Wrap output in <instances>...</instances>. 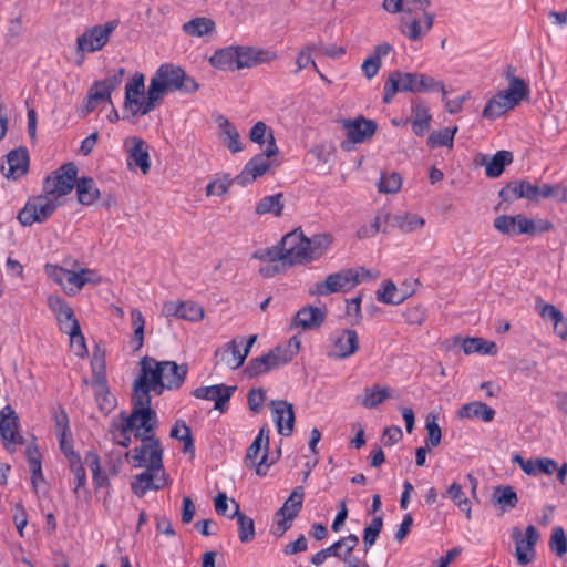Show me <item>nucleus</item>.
<instances>
[{"instance_id": "obj_1", "label": "nucleus", "mask_w": 567, "mask_h": 567, "mask_svg": "<svg viewBox=\"0 0 567 567\" xmlns=\"http://www.w3.org/2000/svg\"><path fill=\"white\" fill-rule=\"evenodd\" d=\"M141 372L133 384L134 399L142 398L143 391L146 396H151L152 390L161 394L163 389H179L187 377L188 365L177 364L175 361L157 362L154 358L146 355L141 360Z\"/></svg>"}, {"instance_id": "obj_2", "label": "nucleus", "mask_w": 567, "mask_h": 567, "mask_svg": "<svg viewBox=\"0 0 567 567\" xmlns=\"http://www.w3.org/2000/svg\"><path fill=\"white\" fill-rule=\"evenodd\" d=\"M383 102L390 103L393 96L399 92H441L443 100L447 95V91L443 81L436 80L435 78L417 72H401L393 71L390 73L388 80L384 83Z\"/></svg>"}, {"instance_id": "obj_3", "label": "nucleus", "mask_w": 567, "mask_h": 567, "mask_svg": "<svg viewBox=\"0 0 567 567\" xmlns=\"http://www.w3.org/2000/svg\"><path fill=\"white\" fill-rule=\"evenodd\" d=\"M152 398L146 396L143 391L142 398L134 399L132 395V411L127 417H124L120 427L122 440L117 442L120 446L128 447L131 444L130 432L133 430H145L154 432L157 427L158 420L155 410L152 409Z\"/></svg>"}, {"instance_id": "obj_4", "label": "nucleus", "mask_w": 567, "mask_h": 567, "mask_svg": "<svg viewBox=\"0 0 567 567\" xmlns=\"http://www.w3.org/2000/svg\"><path fill=\"white\" fill-rule=\"evenodd\" d=\"M369 276L364 268H348L330 274L323 281L316 282L309 290L311 295L328 296L334 292H348L361 282L362 276Z\"/></svg>"}, {"instance_id": "obj_5", "label": "nucleus", "mask_w": 567, "mask_h": 567, "mask_svg": "<svg viewBox=\"0 0 567 567\" xmlns=\"http://www.w3.org/2000/svg\"><path fill=\"white\" fill-rule=\"evenodd\" d=\"M150 82H155L162 94L173 91L193 93L198 90L197 82L188 76L181 66L168 63L162 64Z\"/></svg>"}, {"instance_id": "obj_6", "label": "nucleus", "mask_w": 567, "mask_h": 567, "mask_svg": "<svg viewBox=\"0 0 567 567\" xmlns=\"http://www.w3.org/2000/svg\"><path fill=\"white\" fill-rule=\"evenodd\" d=\"M120 21L113 19L104 24H96L90 29H86L76 39V55L80 59L76 61L78 65H81L86 53H92L102 50L110 40L111 34L118 27Z\"/></svg>"}, {"instance_id": "obj_7", "label": "nucleus", "mask_w": 567, "mask_h": 567, "mask_svg": "<svg viewBox=\"0 0 567 567\" xmlns=\"http://www.w3.org/2000/svg\"><path fill=\"white\" fill-rule=\"evenodd\" d=\"M279 153V148L276 143L275 135L269 134V141L266 148L250 158L240 174H238L234 182L240 186H247L248 184L262 176L270 168L272 162L270 158Z\"/></svg>"}, {"instance_id": "obj_8", "label": "nucleus", "mask_w": 567, "mask_h": 567, "mask_svg": "<svg viewBox=\"0 0 567 567\" xmlns=\"http://www.w3.org/2000/svg\"><path fill=\"white\" fill-rule=\"evenodd\" d=\"M292 359L293 351H291L290 347L277 346L268 353L251 359L244 368V374L249 379L256 378L287 364Z\"/></svg>"}, {"instance_id": "obj_9", "label": "nucleus", "mask_w": 567, "mask_h": 567, "mask_svg": "<svg viewBox=\"0 0 567 567\" xmlns=\"http://www.w3.org/2000/svg\"><path fill=\"white\" fill-rule=\"evenodd\" d=\"M158 460L148 457L147 468L132 481L131 488L137 497H143L150 489L158 491L165 486L166 477L163 468V457Z\"/></svg>"}, {"instance_id": "obj_10", "label": "nucleus", "mask_w": 567, "mask_h": 567, "mask_svg": "<svg viewBox=\"0 0 567 567\" xmlns=\"http://www.w3.org/2000/svg\"><path fill=\"white\" fill-rule=\"evenodd\" d=\"M124 72V69H120L116 73L106 76L104 80L94 82L81 109L83 116L94 111L101 101L112 103L111 94L122 82Z\"/></svg>"}, {"instance_id": "obj_11", "label": "nucleus", "mask_w": 567, "mask_h": 567, "mask_svg": "<svg viewBox=\"0 0 567 567\" xmlns=\"http://www.w3.org/2000/svg\"><path fill=\"white\" fill-rule=\"evenodd\" d=\"M20 420L14 409L8 404L0 411V437L3 447L14 453L19 445L25 444V439L20 433Z\"/></svg>"}, {"instance_id": "obj_12", "label": "nucleus", "mask_w": 567, "mask_h": 567, "mask_svg": "<svg viewBox=\"0 0 567 567\" xmlns=\"http://www.w3.org/2000/svg\"><path fill=\"white\" fill-rule=\"evenodd\" d=\"M76 175L78 167L73 162L63 164L45 178L43 184L45 194L55 197L70 194L78 181Z\"/></svg>"}, {"instance_id": "obj_13", "label": "nucleus", "mask_w": 567, "mask_h": 567, "mask_svg": "<svg viewBox=\"0 0 567 567\" xmlns=\"http://www.w3.org/2000/svg\"><path fill=\"white\" fill-rule=\"evenodd\" d=\"M285 265L293 266L308 262V237L301 228H296L286 234L279 241Z\"/></svg>"}, {"instance_id": "obj_14", "label": "nucleus", "mask_w": 567, "mask_h": 567, "mask_svg": "<svg viewBox=\"0 0 567 567\" xmlns=\"http://www.w3.org/2000/svg\"><path fill=\"white\" fill-rule=\"evenodd\" d=\"M58 204L50 195L31 198L18 214V220L23 226L45 221L56 209Z\"/></svg>"}, {"instance_id": "obj_15", "label": "nucleus", "mask_w": 567, "mask_h": 567, "mask_svg": "<svg viewBox=\"0 0 567 567\" xmlns=\"http://www.w3.org/2000/svg\"><path fill=\"white\" fill-rule=\"evenodd\" d=\"M134 437L140 440L142 444L127 452L126 457L132 455L136 467L146 466L147 454H150L148 457L155 458L156 461H159L158 458L163 457V447L161 441L155 436L154 432L135 430Z\"/></svg>"}, {"instance_id": "obj_16", "label": "nucleus", "mask_w": 567, "mask_h": 567, "mask_svg": "<svg viewBox=\"0 0 567 567\" xmlns=\"http://www.w3.org/2000/svg\"><path fill=\"white\" fill-rule=\"evenodd\" d=\"M342 128L346 132L349 142H342L341 148L349 151V143H363L370 140L377 132L378 125L375 121L368 120L362 115L355 118H348L342 121Z\"/></svg>"}, {"instance_id": "obj_17", "label": "nucleus", "mask_w": 567, "mask_h": 567, "mask_svg": "<svg viewBox=\"0 0 567 567\" xmlns=\"http://www.w3.org/2000/svg\"><path fill=\"white\" fill-rule=\"evenodd\" d=\"M512 538L515 543V556L517 563L525 566L535 558V545L538 542L539 534L534 525H528L523 536L518 527L512 530Z\"/></svg>"}, {"instance_id": "obj_18", "label": "nucleus", "mask_w": 567, "mask_h": 567, "mask_svg": "<svg viewBox=\"0 0 567 567\" xmlns=\"http://www.w3.org/2000/svg\"><path fill=\"white\" fill-rule=\"evenodd\" d=\"M331 350L328 352L329 358L347 359L359 350V337L353 329H342L336 331L330 337Z\"/></svg>"}, {"instance_id": "obj_19", "label": "nucleus", "mask_w": 567, "mask_h": 567, "mask_svg": "<svg viewBox=\"0 0 567 567\" xmlns=\"http://www.w3.org/2000/svg\"><path fill=\"white\" fill-rule=\"evenodd\" d=\"M281 450L278 449L277 457L270 458L269 451L264 449L261 443L252 441L246 451L244 464L248 468H255L258 476H266L269 467L280 457Z\"/></svg>"}, {"instance_id": "obj_20", "label": "nucleus", "mask_w": 567, "mask_h": 567, "mask_svg": "<svg viewBox=\"0 0 567 567\" xmlns=\"http://www.w3.org/2000/svg\"><path fill=\"white\" fill-rule=\"evenodd\" d=\"M271 410L278 433L282 436H290L293 433L296 420L292 403L286 400L272 401Z\"/></svg>"}, {"instance_id": "obj_21", "label": "nucleus", "mask_w": 567, "mask_h": 567, "mask_svg": "<svg viewBox=\"0 0 567 567\" xmlns=\"http://www.w3.org/2000/svg\"><path fill=\"white\" fill-rule=\"evenodd\" d=\"M236 70L271 62L277 56L275 52L244 45H236Z\"/></svg>"}, {"instance_id": "obj_22", "label": "nucleus", "mask_w": 567, "mask_h": 567, "mask_svg": "<svg viewBox=\"0 0 567 567\" xmlns=\"http://www.w3.org/2000/svg\"><path fill=\"white\" fill-rule=\"evenodd\" d=\"M166 317H176L188 321H199L204 318V309L193 301H168L163 306Z\"/></svg>"}, {"instance_id": "obj_23", "label": "nucleus", "mask_w": 567, "mask_h": 567, "mask_svg": "<svg viewBox=\"0 0 567 567\" xmlns=\"http://www.w3.org/2000/svg\"><path fill=\"white\" fill-rule=\"evenodd\" d=\"M537 193V185L532 184L527 179L512 181L504 186L498 195L504 202H514L516 199L525 198L535 202Z\"/></svg>"}, {"instance_id": "obj_24", "label": "nucleus", "mask_w": 567, "mask_h": 567, "mask_svg": "<svg viewBox=\"0 0 567 567\" xmlns=\"http://www.w3.org/2000/svg\"><path fill=\"white\" fill-rule=\"evenodd\" d=\"M236 386H227L225 384L200 386L195 389L192 394L196 399L210 400L215 402V409L220 412L224 411V406L230 400Z\"/></svg>"}, {"instance_id": "obj_25", "label": "nucleus", "mask_w": 567, "mask_h": 567, "mask_svg": "<svg viewBox=\"0 0 567 567\" xmlns=\"http://www.w3.org/2000/svg\"><path fill=\"white\" fill-rule=\"evenodd\" d=\"M29 153L27 148L20 147L12 150L7 154V166H1V172L6 178L17 179L28 172Z\"/></svg>"}, {"instance_id": "obj_26", "label": "nucleus", "mask_w": 567, "mask_h": 567, "mask_svg": "<svg viewBox=\"0 0 567 567\" xmlns=\"http://www.w3.org/2000/svg\"><path fill=\"white\" fill-rule=\"evenodd\" d=\"M125 146L128 147V166L135 165L143 174H147L151 163L146 142L141 137H132L125 142Z\"/></svg>"}, {"instance_id": "obj_27", "label": "nucleus", "mask_w": 567, "mask_h": 567, "mask_svg": "<svg viewBox=\"0 0 567 567\" xmlns=\"http://www.w3.org/2000/svg\"><path fill=\"white\" fill-rule=\"evenodd\" d=\"M101 277L92 269L81 268L80 270H69L65 278L64 291L69 296L78 293L86 284H99Z\"/></svg>"}, {"instance_id": "obj_28", "label": "nucleus", "mask_w": 567, "mask_h": 567, "mask_svg": "<svg viewBox=\"0 0 567 567\" xmlns=\"http://www.w3.org/2000/svg\"><path fill=\"white\" fill-rule=\"evenodd\" d=\"M49 309L55 315L60 330L65 332L70 324H73L75 318L73 309L59 296H49L47 299Z\"/></svg>"}, {"instance_id": "obj_29", "label": "nucleus", "mask_w": 567, "mask_h": 567, "mask_svg": "<svg viewBox=\"0 0 567 567\" xmlns=\"http://www.w3.org/2000/svg\"><path fill=\"white\" fill-rule=\"evenodd\" d=\"M324 320V310L313 306H306L296 313L292 324L301 327L303 330H313L319 328Z\"/></svg>"}, {"instance_id": "obj_30", "label": "nucleus", "mask_w": 567, "mask_h": 567, "mask_svg": "<svg viewBox=\"0 0 567 567\" xmlns=\"http://www.w3.org/2000/svg\"><path fill=\"white\" fill-rule=\"evenodd\" d=\"M163 94L159 91V86L155 84V82H150L148 89H147V95L146 100H137V104H132L131 107L124 109L125 111L130 112V115L126 116L135 117L137 115H146L151 111H153L156 105L162 100Z\"/></svg>"}, {"instance_id": "obj_31", "label": "nucleus", "mask_w": 567, "mask_h": 567, "mask_svg": "<svg viewBox=\"0 0 567 567\" xmlns=\"http://www.w3.org/2000/svg\"><path fill=\"white\" fill-rule=\"evenodd\" d=\"M528 86L520 78H513L507 90L498 92V99L511 110L528 95Z\"/></svg>"}, {"instance_id": "obj_32", "label": "nucleus", "mask_w": 567, "mask_h": 567, "mask_svg": "<svg viewBox=\"0 0 567 567\" xmlns=\"http://www.w3.org/2000/svg\"><path fill=\"white\" fill-rule=\"evenodd\" d=\"M182 31L193 38H202L216 32V23L208 17H196L182 25Z\"/></svg>"}, {"instance_id": "obj_33", "label": "nucleus", "mask_w": 567, "mask_h": 567, "mask_svg": "<svg viewBox=\"0 0 567 567\" xmlns=\"http://www.w3.org/2000/svg\"><path fill=\"white\" fill-rule=\"evenodd\" d=\"M217 123L221 131L220 140L223 144L231 152L238 153L243 151V144L240 142V135L236 126L229 122L226 117L219 116Z\"/></svg>"}, {"instance_id": "obj_34", "label": "nucleus", "mask_w": 567, "mask_h": 567, "mask_svg": "<svg viewBox=\"0 0 567 567\" xmlns=\"http://www.w3.org/2000/svg\"><path fill=\"white\" fill-rule=\"evenodd\" d=\"M216 355H220V361L233 370L243 365L248 355V350L240 352L236 340H231L225 347L216 351Z\"/></svg>"}, {"instance_id": "obj_35", "label": "nucleus", "mask_w": 567, "mask_h": 567, "mask_svg": "<svg viewBox=\"0 0 567 567\" xmlns=\"http://www.w3.org/2000/svg\"><path fill=\"white\" fill-rule=\"evenodd\" d=\"M231 504L235 505V511L229 518H236L238 524V536L241 543H249L255 538V523L251 517L245 515L239 509V504L231 499Z\"/></svg>"}, {"instance_id": "obj_36", "label": "nucleus", "mask_w": 567, "mask_h": 567, "mask_svg": "<svg viewBox=\"0 0 567 567\" xmlns=\"http://www.w3.org/2000/svg\"><path fill=\"white\" fill-rule=\"evenodd\" d=\"M458 416L462 419H481L484 422H491L494 420L495 411L484 402L474 401L464 404L458 411Z\"/></svg>"}, {"instance_id": "obj_37", "label": "nucleus", "mask_w": 567, "mask_h": 567, "mask_svg": "<svg viewBox=\"0 0 567 567\" xmlns=\"http://www.w3.org/2000/svg\"><path fill=\"white\" fill-rule=\"evenodd\" d=\"M412 131L416 136H423L429 130L432 116L425 103L419 102L412 106Z\"/></svg>"}, {"instance_id": "obj_38", "label": "nucleus", "mask_w": 567, "mask_h": 567, "mask_svg": "<svg viewBox=\"0 0 567 567\" xmlns=\"http://www.w3.org/2000/svg\"><path fill=\"white\" fill-rule=\"evenodd\" d=\"M78 200L84 206L92 205L100 197L95 182L92 177H81L75 183Z\"/></svg>"}, {"instance_id": "obj_39", "label": "nucleus", "mask_w": 567, "mask_h": 567, "mask_svg": "<svg viewBox=\"0 0 567 567\" xmlns=\"http://www.w3.org/2000/svg\"><path fill=\"white\" fill-rule=\"evenodd\" d=\"M236 56V45L226 47L216 50L215 53L209 58V63L212 66L219 70L235 71Z\"/></svg>"}, {"instance_id": "obj_40", "label": "nucleus", "mask_w": 567, "mask_h": 567, "mask_svg": "<svg viewBox=\"0 0 567 567\" xmlns=\"http://www.w3.org/2000/svg\"><path fill=\"white\" fill-rule=\"evenodd\" d=\"M91 369L92 383L99 386H104L106 384L105 351L97 344L92 353Z\"/></svg>"}, {"instance_id": "obj_41", "label": "nucleus", "mask_w": 567, "mask_h": 567, "mask_svg": "<svg viewBox=\"0 0 567 567\" xmlns=\"http://www.w3.org/2000/svg\"><path fill=\"white\" fill-rule=\"evenodd\" d=\"M72 461L69 462L71 473L74 475V488L73 492L76 496L83 494H90L86 487V471L83 466L80 454H71Z\"/></svg>"}, {"instance_id": "obj_42", "label": "nucleus", "mask_w": 567, "mask_h": 567, "mask_svg": "<svg viewBox=\"0 0 567 567\" xmlns=\"http://www.w3.org/2000/svg\"><path fill=\"white\" fill-rule=\"evenodd\" d=\"M462 350L465 354L482 353L495 355L497 353V346L493 341H487L483 338H465L462 340Z\"/></svg>"}, {"instance_id": "obj_43", "label": "nucleus", "mask_w": 567, "mask_h": 567, "mask_svg": "<svg viewBox=\"0 0 567 567\" xmlns=\"http://www.w3.org/2000/svg\"><path fill=\"white\" fill-rule=\"evenodd\" d=\"M303 497L305 488L302 486L295 487L290 496L285 501L284 505L275 513V516L280 517V515H291L296 518L302 508Z\"/></svg>"}, {"instance_id": "obj_44", "label": "nucleus", "mask_w": 567, "mask_h": 567, "mask_svg": "<svg viewBox=\"0 0 567 567\" xmlns=\"http://www.w3.org/2000/svg\"><path fill=\"white\" fill-rule=\"evenodd\" d=\"M425 220L416 214L392 215L391 226L399 228L402 233H412L423 228Z\"/></svg>"}, {"instance_id": "obj_45", "label": "nucleus", "mask_w": 567, "mask_h": 567, "mask_svg": "<svg viewBox=\"0 0 567 567\" xmlns=\"http://www.w3.org/2000/svg\"><path fill=\"white\" fill-rule=\"evenodd\" d=\"M145 92V78L142 73H135L125 85L124 109L137 104V100Z\"/></svg>"}, {"instance_id": "obj_46", "label": "nucleus", "mask_w": 567, "mask_h": 567, "mask_svg": "<svg viewBox=\"0 0 567 567\" xmlns=\"http://www.w3.org/2000/svg\"><path fill=\"white\" fill-rule=\"evenodd\" d=\"M308 262L320 258L331 246L332 236L327 233L316 234L308 238Z\"/></svg>"}, {"instance_id": "obj_47", "label": "nucleus", "mask_w": 567, "mask_h": 567, "mask_svg": "<svg viewBox=\"0 0 567 567\" xmlns=\"http://www.w3.org/2000/svg\"><path fill=\"white\" fill-rule=\"evenodd\" d=\"M513 159V154L509 151L502 150L496 152V154L486 164V176L489 178H496L501 176L505 169V166L509 165Z\"/></svg>"}, {"instance_id": "obj_48", "label": "nucleus", "mask_w": 567, "mask_h": 567, "mask_svg": "<svg viewBox=\"0 0 567 567\" xmlns=\"http://www.w3.org/2000/svg\"><path fill=\"white\" fill-rule=\"evenodd\" d=\"M169 436L183 442L184 453H194L195 446H194V440L192 436L190 427L187 426L185 421L177 420L174 425L171 429Z\"/></svg>"}, {"instance_id": "obj_49", "label": "nucleus", "mask_w": 567, "mask_h": 567, "mask_svg": "<svg viewBox=\"0 0 567 567\" xmlns=\"http://www.w3.org/2000/svg\"><path fill=\"white\" fill-rule=\"evenodd\" d=\"M424 25H421V21L413 19L408 25L406 30H402V33L412 41L422 39L433 27L434 16L429 12H424Z\"/></svg>"}, {"instance_id": "obj_50", "label": "nucleus", "mask_w": 567, "mask_h": 567, "mask_svg": "<svg viewBox=\"0 0 567 567\" xmlns=\"http://www.w3.org/2000/svg\"><path fill=\"white\" fill-rule=\"evenodd\" d=\"M391 396L389 388L374 384L365 388L361 404L367 409H374Z\"/></svg>"}, {"instance_id": "obj_51", "label": "nucleus", "mask_w": 567, "mask_h": 567, "mask_svg": "<svg viewBox=\"0 0 567 567\" xmlns=\"http://www.w3.org/2000/svg\"><path fill=\"white\" fill-rule=\"evenodd\" d=\"M281 199V193L264 197L257 204L256 213L259 215L274 214L277 217L281 216L284 210V204Z\"/></svg>"}, {"instance_id": "obj_52", "label": "nucleus", "mask_w": 567, "mask_h": 567, "mask_svg": "<svg viewBox=\"0 0 567 567\" xmlns=\"http://www.w3.org/2000/svg\"><path fill=\"white\" fill-rule=\"evenodd\" d=\"M493 498L501 505L503 512L516 507L518 503L517 493L509 485L495 487Z\"/></svg>"}, {"instance_id": "obj_53", "label": "nucleus", "mask_w": 567, "mask_h": 567, "mask_svg": "<svg viewBox=\"0 0 567 567\" xmlns=\"http://www.w3.org/2000/svg\"><path fill=\"white\" fill-rule=\"evenodd\" d=\"M457 132V126L453 128L445 127L442 130L433 131L430 133L427 137V145L431 148L447 146L453 147L454 136Z\"/></svg>"}, {"instance_id": "obj_54", "label": "nucleus", "mask_w": 567, "mask_h": 567, "mask_svg": "<svg viewBox=\"0 0 567 567\" xmlns=\"http://www.w3.org/2000/svg\"><path fill=\"white\" fill-rule=\"evenodd\" d=\"M64 333L70 336L71 346L75 348V353L80 358H84L87 355V347L85 342V338L81 332L80 323L78 320H74L73 324H70L69 330Z\"/></svg>"}, {"instance_id": "obj_55", "label": "nucleus", "mask_w": 567, "mask_h": 567, "mask_svg": "<svg viewBox=\"0 0 567 567\" xmlns=\"http://www.w3.org/2000/svg\"><path fill=\"white\" fill-rule=\"evenodd\" d=\"M396 292L398 289L394 282L386 280L383 282L382 288L377 291V299L385 305H400L405 300L406 296L402 295L400 298H395Z\"/></svg>"}, {"instance_id": "obj_56", "label": "nucleus", "mask_w": 567, "mask_h": 567, "mask_svg": "<svg viewBox=\"0 0 567 567\" xmlns=\"http://www.w3.org/2000/svg\"><path fill=\"white\" fill-rule=\"evenodd\" d=\"M447 496L462 512L466 514V518L471 519V503L465 497L461 484L456 482L452 483L447 489Z\"/></svg>"}, {"instance_id": "obj_57", "label": "nucleus", "mask_w": 567, "mask_h": 567, "mask_svg": "<svg viewBox=\"0 0 567 567\" xmlns=\"http://www.w3.org/2000/svg\"><path fill=\"white\" fill-rule=\"evenodd\" d=\"M436 415L430 413L427 416H426V421H425V429H426V440H425V445L427 447H436L440 445L441 443V439H442V431H441V427L440 425L437 424L436 422Z\"/></svg>"}, {"instance_id": "obj_58", "label": "nucleus", "mask_w": 567, "mask_h": 567, "mask_svg": "<svg viewBox=\"0 0 567 567\" xmlns=\"http://www.w3.org/2000/svg\"><path fill=\"white\" fill-rule=\"evenodd\" d=\"M549 548L558 557H563L567 553V535L561 526L553 528Z\"/></svg>"}, {"instance_id": "obj_59", "label": "nucleus", "mask_w": 567, "mask_h": 567, "mask_svg": "<svg viewBox=\"0 0 567 567\" xmlns=\"http://www.w3.org/2000/svg\"><path fill=\"white\" fill-rule=\"evenodd\" d=\"M383 527V518L382 516H375L371 524L364 528L363 530V545H364V551L368 553V550L375 544L380 532Z\"/></svg>"}, {"instance_id": "obj_60", "label": "nucleus", "mask_w": 567, "mask_h": 567, "mask_svg": "<svg viewBox=\"0 0 567 567\" xmlns=\"http://www.w3.org/2000/svg\"><path fill=\"white\" fill-rule=\"evenodd\" d=\"M402 185V177L399 173L383 174L378 184L379 192L385 194L396 193Z\"/></svg>"}, {"instance_id": "obj_61", "label": "nucleus", "mask_w": 567, "mask_h": 567, "mask_svg": "<svg viewBox=\"0 0 567 567\" xmlns=\"http://www.w3.org/2000/svg\"><path fill=\"white\" fill-rule=\"evenodd\" d=\"M506 103L498 99V93L494 95L485 105L483 116L489 120H495L509 111Z\"/></svg>"}, {"instance_id": "obj_62", "label": "nucleus", "mask_w": 567, "mask_h": 567, "mask_svg": "<svg viewBox=\"0 0 567 567\" xmlns=\"http://www.w3.org/2000/svg\"><path fill=\"white\" fill-rule=\"evenodd\" d=\"M51 416L54 421L56 435L60 433H71L69 425V416L64 408L60 404L51 408Z\"/></svg>"}, {"instance_id": "obj_63", "label": "nucleus", "mask_w": 567, "mask_h": 567, "mask_svg": "<svg viewBox=\"0 0 567 567\" xmlns=\"http://www.w3.org/2000/svg\"><path fill=\"white\" fill-rule=\"evenodd\" d=\"M269 134L274 135V131L264 122H257L249 132V138L251 142L259 144L260 146L268 145Z\"/></svg>"}, {"instance_id": "obj_64", "label": "nucleus", "mask_w": 567, "mask_h": 567, "mask_svg": "<svg viewBox=\"0 0 567 567\" xmlns=\"http://www.w3.org/2000/svg\"><path fill=\"white\" fill-rule=\"evenodd\" d=\"M535 308L543 319H549L553 323L560 320L561 316H564L557 307L546 303L542 298L536 299Z\"/></svg>"}]
</instances>
